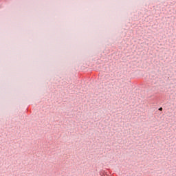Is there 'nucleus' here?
Segmentation results:
<instances>
[{
    "mask_svg": "<svg viewBox=\"0 0 176 176\" xmlns=\"http://www.w3.org/2000/svg\"><path fill=\"white\" fill-rule=\"evenodd\" d=\"M159 111H163V108H162V107L160 108V109H159Z\"/></svg>",
    "mask_w": 176,
    "mask_h": 176,
    "instance_id": "obj_1",
    "label": "nucleus"
}]
</instances>
